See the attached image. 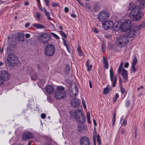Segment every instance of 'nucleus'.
<instances>
[{"instance_id":"f257e3e1","label":"nucleus","mask_w":145,"mask_h":145,"mask_svg":"<svg viewBox=\"0 0 145 145\" xmlns=\"http://www.w3.org/2000/svg\"><path fill=\"white\" fill-rule=\"evenodd\" d=\"M138 1L140 3L139 5L135 7L133 3H130V7L128 9L129 10H131L129 14V16L131 18H132L133 20L135 22L139 20L143 16V13L140 11V10L144 8L145 4V0Z\"/></svg>"},{"instance_id":"f03ea898","label":"nucleus","mask_w":145,"mask_h":145,"mask_svg":"<svg viewBox=\"0 0 145 145\" xmlns=\"http://www.w3.org/2000/svg\"><path fill=\"white\" fill-rule=\"evenodd\" d=\"M52 36L47 33H45L40 35L39 36V40L43 44L47 43L51 39Z\"/></svg>"},{"instance_id":"7ed1b4c3","label":"nucleus","mask_w":145,"mask_h":145,"mask_svg":"<svg viewBox=\"0 0 145 145\" xmlns=\"http://www.w3.org/2000/svg\"><path fill=\"white\" fill-rule=\"evenodd\" d=\"M109 17V15L107 12L105 10L100 11L98 14V19L99 22L102 23L106 21Z\"/></svg>"},{"instance_id":"20e7f679","label":"nucleus","mask_w":145,"mask_h":145,"mask_svg":"<svg viewBox=\"0 0 145 145\" xmlns=\"http://www.w3.org/2000/svg\"><path fill=\"white\" fill-rule=\"evenodd\" d=\"M55 52V48L52 44H48L45 49V52L46 55L51 56L54 54Z\"/></svg>"},{"instance_id":"39448f33","label":"nucleus","mask_w":145,"mask_h":145,"mask_svg":"<svg viewBox=\"0 0 145 145\" xmlns=\"http://www.w3.org/2000/svg\"><path fill=\"white\" fill-rule=\"evenodd\" d=\"M131 20H127L125 21L120 26V29L121 31L124 32L129 29L131 26Z\"/></svg>"},{"instance_id":"423d86ee","label":"nucleus","mask_w":145,"mask_h":145,"mask_svg":"<svg viewBox=\"0 0 145 145\" xmlns=\"http://www.w3.org/2000/svg\"><path fill=\"white\" fill-rule=\"evenodd\" d=\"M79 143L80 145H91V144L90 138L86 136L82 137L80 138Z\"/></svg>"},{"instance_id":"0eeeda50","label":"nucleus","mask_w":145,"mask_h":145,"mask_svg":"<svg viewBox=\"0 0 145 145\" xmlns=\"http://www.w3.org/2000/svg\"><path fill=\"white\" fill-rule=\"evenodd\" d=\"M17 58L13 54H9L8 56L7 61L10 65H12L16 63L15 60Z\"/></svg>"},{"instance_id":"6e6552de","label":"nucleus","mask_w":145,"mask_h":145,"mask_svg":"<svg viewBox=\"0 0 145 145\" xmlns=\"http://www.w3.org/2000/svg\"><path fill=\"white\" fill-rule=\"evenodd\" d=\"M66 96V92L55 91V97L56 99H61L64 98Z\"/></svg>"},{"instance_id":"1a4fd4ad","label":"nucleus","mask_w":145,"mask_h":145,"mask_svg":"<svg viewBox=\"0 0 145 145\" xmlns=\"http://www.w3.org/2000/svg\"><path fill=\"white\" fill-rule=\"evenodd\" d=\"M34 137L33 135L31 133L25 132L22 135V139L24 141H26L28 139L33 138Z\"/></svg>"},{"instance_id":"9d476101","label":"nucleus","mask_w":145,"mask_h":145,"mask_svg":"<svg viewBox=\"0 0 145 145\" xmlns=\"http://www.w3.org/2000/svg\"><path fill=\"white\" fill-rule=\"evenodd\" d=\"M102 24L104 28L106 29H110L113 26V22L111 21H106Z\"/></svg>"},{"instance_id":"9b49d317","label":"nucleus","mask_w":145,"mask_h":145,"mask_svg":"<svg viewBox=\"0 0 145 145\" xmlns=\"http://www.w3.org/2000/svg\"><path fill=\"white\" fill-rule=\"evenodd\" d=\"M0 76L5 80H8L10 78V76L8 73L4 70H2L0 72Z\"/></svg>"},{"instance_id":"f8f14e48","label":"nucleus","mask_w":145,"mask_h":145,"mask_svg":"<svg viewBox=\"0 0 145 145\" xmlns=\"http://www.w3.org/2000/svg\"><path fill=\"white\" fill-rule=\"evenodd\" d=\"M121 74L123 82H126L127 81L128 79V76L127 71L123 69L122 71Z\"/></svg>"},{"instance_id":"ddd939ff","label":"nucleus","mask_w":145,"mask_h":145,"mask_svg":"<svg viewBox=\"0 0 145 145\" xmlns=\"http://www.w3.org/2000/svg\"><path fill=\"white\" fill-rule=\"evenodd\" d=\"M136 32V31L133 28L129 29L126 33L127 37L131 38L133 37Z\"/></svg>"},{"instance_id":"4468645a","label":"nucleus","mask_w":145,"mask_h":145,"mask_svg":"<svg viewBox=\"0 0 145 145\" xmlns=\"http://www.w3.org/2000/svg\"><path fill=\"white\" fill-rule=\"evenodd\" d=\"M79 100L76 99H74L71 100V104L72 106L73 107H76L79 106Z\"/></svg>"},{"instance_id":"2eb2a0df","label":"nucleus","mask_w":145,"mask_h":145,"mask_svg":"<svg viewBox=\"0 0 145 145\" xmlns=\"http://www.w3.org/2000/svg\"><path fill=\"white\" fill-rule=\"evenodd\" d=\"M33 26L38 29H44L46 28V27L40 23H35L33 24Z\"/></svg>"},{"instance_id":"dca6fc26","label":"nucleus","mask_w":145,"mask_h":145,"mask_svg":"<svg viewBox=\"0 0 145 145\" xmlns=\"http://www.w3.org/2000/svg\"><path fill=\"white\" fill-rule=\"evenodd\" d=\"M119 38L125 44L127 43L128 41V38L125 35H121Z\"/></svg>"},{"instance_id":"f3484780","label":"nucleus","mask_w":145,"mask_h":145,"mask_svg":"<svg viewBox=\"0 0 145 145\" xmlns=\"http://www.w3.org/2000/svg\"><path fill=\"white\" fill-rule=\"evenodd\" d=\"M24 35L22 33H18L17 34V39L19 41H24Z\"/></svg>"},{"instance_id":"a211bd4d","label":"nucleus","mask_w":145,"mask_h":145,"mask_svg":"<svg viewBox=\"0 0 145 145\" xmlns=\"http://www.w3.org/2000/svg\"><path fill=\"white\" fill-rule=\"evenodd\" d=\"M46 90L48 93L51 94L53 92L54 88L52 86L50 85H48L46 87Z\"/></svg>"},{"instance_id":"6ab92c4d","label":"nucleus","mask_w":145,"mask_h":145,"mask_svg":"<svg viewBox=\"0 0 145 145\" xmlns=\"http://www.w3.org/2000/svg\"><path fill=\"white\" fill-rule=\"evenodd\" d=\"M80 111L79 110H77L74 113L75 118L76 120L78 122L79 120H80L81 119V115H80Z\"/></svg>"},{"instance_id":"aec40b11","label":"nucleus","mask_w":145,"mask_h":145,"mask_svg":"<svg viewBox=\"0 0 145 145\" xmlns=\"http://www.w3.org/2000/svg\"><path fill=\"white\" fill-rule=\"evenodd\" d=\"M77 51L78 52V53L79 55L80 56H84V54L83 52L82 51V50L80 48V46L79 44H78L77 45Z\"/></svg>"},{"instance_id":"412c9836","label":"nucleus","mask_w":145,"mask_h":145,"mask_svg":"<svg viewBox=\"0 0 145 145\" xmlns=\"http://www.w3.org/2000/svg\"><path fill=\"white\" fill-rule=\"evenodd\" d=\"M103 59L104 67L107 69L108 67V64L107 59H106L104 57H103Z\"/></svg>"},{"instance_id":"4be33fe9","label":"nucleus","mask_w":145,"mask_h":145,"mask_svg":"<svg viewBox=\"0 0 145 145\" xmlns=\"http://www.w3.org/2000/svg\"><path fill=\"white\" fill-rule=\"evenodd\" d=\"M80 115L81 116V120H79L78 122L83 123L85 122L86 120L85 115L84 114L83 112H81L80 113Z\"/></svg>"},{"instance_id":"5701e85b","label":"nucleus","mask_w":145,"mask_h":145,"mask_svg":"<svg viewBox=\"0 0 145 145\" xmlns=\"http://www.w3.org/2000/svg\"><path fill=\"white\" fill-rule=\"evenodd\" d=\"M116 44L117 45L120 47H122L125 45L123 42L120 39L118 38L117 41L116 42Z\"/></svg>"},{"instance_id":"b1692460","label":"nucleus","mask_w":145,"mask_h":145,"mask_svg":"<svg viewBox=\"0 0 145 145\" xmlns=\"http://www.w3.org/2000/svg\"><path fill=\"white\" fill-rule=\"evenodd\" d=\"M78 91V90L77 86H75L72 91V94L74 96H76L77 95Z\"/></svg>"},{"instance_id":"393cba45","label":"nucleus","mask_w":145,"mask_h":145,"mask_svg":"<svg viewBox=\"0 0 145 145\" xmlns=\"http://www.w3.org/2000/svg\"><path fill=\"white\" fill-rule=\"evenodd\" d=\"M111 88L109 85H108L107 87L104 88L103 93L105 94H107Z\"/></svg>"},{"instance_id":"a878e982","label":"nucleus","mask_w":145,"mask_h":145,"mask_svg":"<svg viewBox=\"0 0 145 145\" xmlns=\"http://www.w3.org/2000/svg\"><path fill=\"white\" fill-rule=\"evenodd\" d=\"M123 63L122 62H121L118 68V73L119 74H120L122 70V69H122L123 66Z\"/></svg>"},{"instance_id":"bb28decb","label":"nucleus","mask_w":145,"mask_h":145,"mask_svg":"<svg viewBox=\"0 0 145 145\" xmlns=\"http://www.w3.org/2000/svg\"><path fill=\"white\" fill-rule=\"evenodd\" d=\"M57 90L55 91L61 92H65L64 91L65 89L62 86H58L57 87Z\"/></svg>"},{"instance_id":"cd10ccee","label":"nucleus","mask_w":145,"mask_h":145,"mask_svg":"<svg viewBox=\"0 0 145 145\" xmlns=\"http://www.w3.org/2000/svg\"><path fill=\"white\" fill-rule=\"evenodd\" d=\"M145 26V22H142V23L137 27L138 30H139L143 28Z\"/></svg>"},{"instance_id":"c85d7f7f","label":"nucleus","mask_w":145,"mask_h":145,"mask_svg":"<svg viewBox=\"0 0 145 145\" xmlns=\"http://www.w3.org/2000/svg\"><path fill=\"white\" fill-rule=\"evenodd\" d=\"M99 9V5L97 4H95L94 5L93 10L94 11H97Z\"/></svg>"},{"instance_id":"c756f323","label":"nucleus","mask_w":145,"mask_h":145,"mask_svg":"<svg viewBox=\"0 0 145 145\" xmlns=\"http://www.w3.org/2000/svg\"><path fill=\"white\" fill-rule=\"evenodd\" d=\"M65 70L67 74H69L70 72V68L68 66L66 65L65 67Z\"/></svg>"},{"instance_id":"7c9ffc66","label":"nucleus","mask_w":145,"mask_h":145,"mask_svg":"<svg viewBox=\"0 0 145 145\" xmlns=\"http://www.w3.org/2000/svg\"><path fill=\"white\" fill-rule=\"evenodd\" d=\"M31 79L33 80H35L37 79L38 76L37 74L35 73L33 76L31 77Z\"/></svg>"},{"instance_id":"2f4dec72","label":"nucleus","mask_w":145,"mask_h":145,"mask_svg":"<svg viewBox=\"0 0 145 145\" xmlns=\"http://www.w3.org/2000/svg\"><path fill=\"white\" fill-rule=\"evenodd\" d=\"M137 58L135 57L134 58L132 63L131 65H135L137 64Z\"/></svg>"},{"instance_id":"473e14b6","label":"nucleus","mask_w":145,"mask_h":145,"mask_svg":"<svg viewBox=\"0 0 145 145\" xmlns=\"http://www.w3.org/2000/svg\"><path fill=\"white\" fill-rule=\"evenodd\" d=\"M117 80V77L116 76H115L114 80L113 82H112V86L113 87H114L115 86Z\"/></svg>"},{"instance_id":"72a5a7b5","label":"nucleus","mask_w":145,"mask_h":145,"mask_svg":"<svg viewBox=\"0 0 145 145\" xmlns=\"http://www.w3.org/2000/svg\"><path fill=\"white\" fill-rule=\"evenodd\" d=\"M44 12L45 13V14L47 18L48 19H50L51 18L50 17V13L48 11H46H46Z\"/></svg>"},{"instance_id":"f704fd0d","label":"nucleus","mask_w":145,"mask_h":145,"mask_svg":"<svg viewBox=\"0 0 145 145\" xmlns=\"http://www.w3.org/2000/svg\"><path fill=\"white\" fill-rule=\"evenodd\" d=\"M131 69L134 73L135 72L137 71V70L136 68H135V65H131Z\"/></svg>"},{"instance_id":"c9c22d12","label":"nucleus","mask_w":145,"mask_h":145,"mask_svg":"<svg viewBox=\"0 0 145 145\" xmlns=\"http://www.w3.org/2000/svg\"><path fill=\"white\" fill-rule=\"evenodd\" d=\"M110 77L114 76V72L113 71L112 67L111 68L110 70Z\"/></svg>"},{"instance_id":"e433bc0d","label":"nucleus","mask_w":145,"mask_h":145,"mask_svg":"<svg viewBox=\"0 0 145 145\" xmlns=\"http://www.w3.org/2000/svg\"><path fill=\"white\" fill-rule=\"evenodd\" d=\"M97 132L96 130H95L93 133V139H96V138H97Z\"/></svg>"},{"instance_id":"4c0bfd02","label":"nucleus","mask_w":145,"mask_h":145,"mask_svg":"<svg viewBox=\"0 0 145 145\" xmlns=\"http://www.w3.org/2000/svg\"><path fill=\"white\" fill-rule=\"evenodd\" d=\"M59 33L64 38H66L67 37V35L66 34L62 31H60Z\"/></svg>"},{"instance_id":"58836bf2","label":"nucleus","mask_w":145,"mask_h":145,"mask_svg":"<svg viewBox=\"0 0 145 145\" xmlns=\"http://www.w3.org/2000/svg\"><path fill=\"white\" fill-rule=\"evenodd\" d=\"M130 103V101L129 100H126L125 102V105L126 107H128Z\"/></svg>"},{"instance_id":"ea45409f","label":"nucleus","mask_w":145,"mask_h":145,"mask_svg":"<svg viewBox=\"0 0 145 145\" xmlns=\"http://www.w3.org/2000/svg\"><path fill=\"white\" fill-rule=\"evenodd\" d=\"M106 46L105 44H104V42H103L102 46V50L103 52H104L105 51V48Z\"/></svg>"},{"instance_id":"a19ab883","label":"nucleus","mask_w":145,"mask_h":145,"mask_svg":"<svg viewBox=\"0 0 145 145\" xmlns=\"http://www.w3.org/2000/svg\"><path fill=\"white\" fill-rule=\"evenodd\" d=\"M5 79L0 76V85L3 84L4 82Z\"/></svg>"},{"instance_id":"79ce46f5","label":"nucleus","mask_w":145,"mask_h":145,"mask_svg":"<svg viewBox=\"0 0 145 145\" xmlns=\"http://www.w3.org/2000/svg\"><path fill=\"white\" fill-rule=\"evenodd\" d=\"M97 140L99 145H100L101 144V142L100 140L99 136V135H97Z\"/></svg>"},{"instance_id":"37998d69","label":"nucleus","mask_w":145,"mask_h":145,"mask_svg":"<svg viewBox=\"0 0 145 145\" xmlns=\"http://www.w3.org/2000/svg\"><path fill=\"white\" fill-rule=\"evenodd\" d=\"M120 89L121 91L122 94H123L125 93L126 91V90L122 86H121L120 87Z\"/></svg>"},{"instance_id":"c03bdc74","label":"nucleus","mask_w":145,"mask_h":145,"mask_svg":"<svg viewBox=\"0 0 145 145\" xmlns=\"http://www.w3.org/2000/svg\"><path fill=\"white\" fill-rule=\"evenodd\" d=\"M119 97V94L118 93H116L114 97V99L113 100V102H115L116 101L117 99Z\"/></svg>"},{"instance_id":"a18cd8bd","label":"nucleus","mask_w":145,"mask_h":145,"mask_svg":"<svg viewBox=\"0 0 145 145\" xmlns=\"http://www.w3.org/2000/svg\"><path fill=\"white\" fill-rule=\"evenodd\" d=\"M36 18L39 19H40V14L39 12H37L36 13Z\"/></svg>"},{"instance_id":"49530a36","label":"nucleus","mask_w":145,"mask_h":145,"mask_svg":"<svg viewBox=\"0 0 145 145\" xmlns=\"http://www.w3.org/2000/svg\"><path fill=\"white\" fill-rule=\"evenodd\" d=\"M51 34L53 36H54L55 38L59 39H60L59 37L55 33H51Z\"/></svg>"},{"instance_id":"de8ad7c7","label":"nucleus","mask_w":145,"mask_h":145,"mask_svg":"<svg viewBox=\"0 0 145 145\" xmlns=\"http://www.w3.org/2000/svg\"><path fill=\"white\" fill-rule=\"evenodd\" d=\"M77 128L78 130L80 132L82 131V125H79L77 127Z\"/></svg>"},{"instance_id":"09e8293b","label":"nucleus","mask_w":145,"mask_h":145,"mask_svg":"<svg viewBox=\"0 0 145 145\" xmlns=\"http://www.w3.org/2000/svg\"><path fill=\"white\" fill-rule=\"evenodd\" d=\"M62 39L63 41V43L64 45L66 46V48H67L68 44L67 43L66 40L63 38H62Z\"/></svg>"},{"instance_id":"8fccbe9b","label":"nucleus","mask_w":145,"mask_h":145,"mask_svg":"<svg viewBox=\"0 0 145 145\" xmlns=\"http://www.w3.org/2000/svg\"><path fill=\"white\" fill-rule=\"evenodd\" d=\"M38 7L43 12L46 11V9L45 8H42L40 7V5H38Z\"/></svg>"},{"instance_id":"3c124183","label":"nucleus","mask_w":145,"mask_h":145,"mask_svg":"<svg viewBox=\"0 0 145 145\" xmlns=\"http://www.w3.org/2000/svg\"><path fill=\"white\" fill-rule=\"evenodd\" d=\"M88 67V71H89L91 69V68L92 67V65H88V66H87Z\"/></svg>"},{"instance_id":"603ef678","label":"nucleus","mask_w":145,"mask_h":145,"mask_svg":"<svg viewBox=\"0 0 145 145\" xmlns=\"http://www.w3.org/2000/svg\"><path fill=\"white\" fill-rule=\"evenodd\" d=\"M82 102L84 108L85 109L86 108V105L85 104V101L84 99H82Z\"/></svg>"},{"instance_id":"864d4df0","label":"nucleus","mask_w":145,"mask_h":145,"mask_svg":"<svg viewBox=\"0 0 145 145\" xmlns=\"http://www.w3.org/2000/svg\"><path fill=\"white\" fill-rule=\"evenodd\" d=\"M41 118L43 119H44L46 117V115L45 114L43 113L41 115Z\"/></svg>"},{"instance_id":"5fc2aeb1","label":"nucleus","mask_w":145,"mask_h":145,"mask_svg":"<svg viewBox=\"0 0 145 145\" xmlns=\"http://www.w3.org/2000/svg\"><path fill=\"white\" fill-rule=\"evenodd\" d=\"M44 2L45 3L46 5L47 6H48L50 3L49 1L48 0H44Z\"/></svg>"},{"instance_id":"6e6d98bb","label":"nucleus","mask_w":145,"mask_h":145,"mask_svg":"<svg viewBox=\"0 0 145 145\" xmlns=\"http://www.w3.org/2000/svg\"><path fill=\"white\" fill-rule=\"evenodd\" d=\"M126 123H127V121L126 120H124L123 121L121 124V125H122L125 126L126 125Z\"/></svg>"},{"instance_id":"4d7b16f0","label":"nucleus","mask_w":145,"mask_h":145,"mask_svg":"<svg viewBox=\"0 0 145 145\" xmlns=\"http://www.w3.org/2000/svg\"><path fill=\"white\" fill-rule=\"evenodd\" d=\"M129 66V64L128 62H126V63H125L124 65V67L125 68H127Z\"/></svg>"},{"instance_id":"13d9d810","label":"nucleus","mask_w":145,"mask_h":145,"mask_svg":"<svg viewBox=\"0 0 145 145\" xmlns=\"http://www.w3.org/2000/svg\"><path fill=\"white\" fill-rule=\"evenodd\" d=\"M52 6L54 7H56L58 6V4L56 3H53L52 4Z\"/></svg>"},{"instance_id":"bf43d9fd","label":"nucleus","mask_w":145,"mask_h":145,"mask_svg":"<svg viewBox=\"0 0 145 145\" xmlns=\"http://www.w3.org/2000/svg\"><path fill=\"white\" fill-rule=\"evenodd\" d=\"M30 25V24L29 23H27L25 24V26L26 28H27Z\"/></svg>"},{"instance_id":"052dcab7","label":"nucleus","mask_w":145,"mask_h":145,"mask_svg":"<svg viewBox=\"0 0 145 145\" xmlns=\"http://www.w3.org/2000/svg\"><path fill=\"white\" fill-rule=\"evenodd\" d=\"M64 11L66 13L68 12L69 11V8H68L67 7H65L64 8Z\"/></svg>"},{"instance_id":"680f3d73","label":"nucleus","mask_w":145,"mask_h":145,"mask_svg":"<svg viewBox=\"0 0 145 145\" xmlns=\"http://www.w3.org/2000/svg\"><path fill=\"white\" fill-rule=\"evenodd\" d=\"M93 31L94 33H98V30L94 28L93 29Z\"/></svg>"},{"instance_id":"e2e57ef3","label":"nucleus","mask_w":145,"mask_h":145,"mask_svg":"<svg viewBox=\"0 0 145 145\" xmlns=\"http://www.w3.org/2000/svg\"><path fill=\"white\" fill-rule=\"evenodd\" d=\"M93 123L95 126H96L97 125V123L95 119H93Z\"/></svg>"},{"instance_id":"0e129e2a","label":"nucleus","mask_w":145,"mask_h":145,"mask_svg":"<svg viewBox=\"0 0 145 145\" xmlns=\"http://www.w3.org/2000/svg\"><path fill=\"white\" fill-rule=\"evenodd\" d=\"M114 77H115V76H114L110 77L111 81L112 82H113V81H114Z\"/></svg>"},{"instance_id":"69168bd1","label":"nucleus","mask_w":145,"mask_h":145,"mask_svg":"<svg viewBox=\"0 0 145 145\" xmlns=\"http://www.w3.org/2000/svg\"><path fill=\"white\" fill-rule=\"evenodd\" d=\"M30 36V34L28 33L26 34L25 35V37L27 38H29Z\"/></svg>"},{"instance_id":"338daca9","label":"nucleus","mask_w":145,"mask_h":145,"mask_svg":"<svg viewBox=\"0 0 145 145\" xmlns=\"http://www.w3.org/2000/svg\"><path fill=\"white\" fill-rule=\"evenodd\" d=\"M121 133L122 134H125V131L124 129H121Z\"/></svg>"},{"instance_id":"774afa93","label":"nucleus","mask_w":145,"mask_h":145,"mask_svg":"<svg viewBox=\"0 0 145 145\" xmlns=\"http://www.w3.org/2000/svg\"><path fill=\"white\" fill-rule=\"evenodd\" d=\"M135 129V133H137V127H134Z\"/></svg>"}]
</instances>
